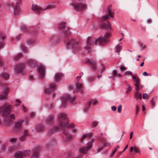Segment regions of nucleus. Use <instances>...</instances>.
<instances>
[{"label": "nucleus", "mask_w": 158, "mask_h": 158, "mask_svg": "<svg viewBox=\"0 0 158 158\" xmlns=\"http://www.w3.org/2000/svg\"><path fill=\"white\" fill-rule=\"evenodd\" d=\"M22 56L21 53H19L17 56H15L14 57V60H18L19 58Z\"/></svg>", "instance_id": "58836bf2"}, {"label": "nucleus", "mask_w": 158, "mask_h": 158, "mask_svg": "<svg viewBox=\"0 0 158 158\" xmlns=\"http://www.w3.org/2000/svg\"><path fill=\"white\" fill-rule=\"evenodd\" d=\"M25 66V65L22 64L17 65L15 69V72L17 73H22L24 69Z\"/></svg>", "instance_id": "9b49d317"}, {"label": "nucleus", "mask_w": 158, "mask_h": 158, "mask_svg": "<svg viewBox=\"0 0 158 158\" xmlns=\"http://www.w3.org/2000/svg\"><path fill=\"white\" fill-rule=\"evenodd\" d=\"M2 64L1 59L0 57V65H2ZM9 75L8 74L3 73L1 74L0 75V87H2L5 86L6 85V83L5 81L2 82V79H6L9 78Z\"/></svg>", "instance_id": "1a4fd4ad"}, {"label": "nucleus", "mask_w": 158, "mask_h": 158, "mask_svg": "<svg viewBox=\"0 0 158 158\" xmlns=\"http://www.w3.org/2000/svg\"><path fill=\"white\" fill-rule=\"evenodd\" d=\"M11 106L8 103H6L3 105L0 106V113L2 116H6L11 112Z\"/></svg>", "instance_id": "20e7f679"}, {"label": "nucleus", "mask_w": 158, "mask_h": 158, "mask_svg": "<svg viewBox=\"0 0 158 158\" xmlns=\"http://www.w3.org/2000/svg\"><path fill=\"white\" fill-rule=\"evenodd\" d=\"M78 43L75 41L74 39H71L68 40L66 43V47L68 49H73L74 52L77 51L74 50L76 46L78 45Z\"/></svg>", "instance_id": "0eeeda50"}, {"label": "nucleus", "mask_w": 158, "mask_h": 158, "mask_svg": "<svg viewBox=\"0 0 158 158\" xmlns=\"http://www.w3.org/2000/svg\"><path fill=\"white\" fill-rule=\"evenodd\" d=\"M28 131L27 130H25L23 133V136L25 137L26 136H27L28 135Z\"/></svg>", "instance_id": "c03bdc74"}, {"label": "nucleus", "mask_w": 158, "mask_h": 158, "mask_svg": "<svg viewBox=\"0 0 158 158\" xmlns=\"http://www.w3.org/2000/svg\"><path fill=\"white\" fill-rule=\"evenodd\" d=\"M7 99V96L6 95H0V100H4Z\"/></svg>", "instance_id": "ea45409f"}, {"label": "nucleus", "mask_w": 158, "mask_h": 158, "mask_svg": "<svg viewBox=\"0 0 158 158\" xmlns=\"http://www.w3.org/2000/svg\"><path fill=\"white\" fill-rule=\"evenodd\" d=\"M5 36L2 34V33L0 32V48L2 47L4 45V43L2 41V40L4 38Z\"/></svg>", "instance_id": "5701e85b"}, {"label": "nucleus", "mask_w": 158, "mask_h": 158, "mask_svg": "<svg viewBox=\"0 0 158 158\" xmlns=\"http://www.w3.org/2000/svg\"><path fill=\"white\" fill-rule=\"evenodd\" d=\"M128 87L127 90L126 91V94L129 93L131 90V86L129 85H128Z\"/></svg>", "instance_id": "4c0bfd02"}, {"label": "nucleus", "mask_w": 158, "mask_h": 158, "mask_svg": "<svg viewBox=\"0 0 158 158\" xmlns=\"http://www.w3.org/2000/svg\"><path fill=\"white\" fill-rule=\"evenodd\" d=\"M122 46L120 45L119 44H118L116 47V51L118 52V54H120V52L121 50L122 49Z\"/></svg>", "instance_id": "a878e982"}, {"label": "nucleus", "mask_w": 158, "mask_h": 158, "mask_svg": "<svg viewBox=\"0 0 158 158\" xmlns=\"http://www.w3.org/2000/svg\"><path fill=\"white\" fill-rule=\"evenodd\" d=\"M110 35V33H107L104 35L103 37L100 36L97 39H95L92 37H88L86 41V45L85 47V49L87 50H89L87 53H90L91 46L95 45L97 44L101 45L104 44L108 41V38Z\"/></svg>", "instance_id": "f03ea898"}, {"label": "nucleus", "mask_w": 158, "mask_h": 158, "mask_svg": "<svg viewBox=\"0 0 158 158\" xmlns=\"http://www.w3.org/2000/svg\"><path fill=\"white\" fill-rule=\"evenodd\" d=\"M6 5L9 8H13L14 7V4L11 2H7Z\"/></svg>", "instance_id": "c85d7f7f"}, {"label": "nucleus", "mask_w": 158, "mask_h": 158, "mask_svg": "<svg viewBox=\"0 0 158 158\" xmlns=\"http://www.w3.org/2000/svg\"><path fill=\"white\" fill-rule=\"evenodd\" d=\"M59 129L58 127H55L52 129V131H56Z\"/></svg>", "instance_id": "6e6d98bb"}, {"label": "nucleus", "mask_w": 158, "mask_h": 158, "mask_svg": "<svg viewBox=\"0 0 158 158\" xmlns=\"http://www.w3.org/2000/svg\"><path fill=\"white\" fill-rule=\"evenodd\" d=\"M107 11L109 14V15L111 18H113L114 17V13L110 10V8L107 10Z\"/></svg>", "instance_id": "f704fd0d"}, {"label": "nucleus", "mask_w": 158, "mask_h": 158, "mask_svg": "<svg viewBox=\"0 0 158 158\" xmlns=\"http://www.w3.org/2000/svg\"><path fill=\"white\" fill-rule=\"evenodd\" d=\"M140 81L139 78H137L135 80V83H140Z\"/></svg>", "instance_id": "680f3d73"}, {"label": "nucleus", "mask_w": 158, "mask_h": 158, "mask_svg": "<svg viewBox=\"0 0 158 158\" xmlns=\"http://www.w3.org/2000/svg\"><path fill=\"white\" fill-rule=\"evenodd\" d=\"M51 89L49 88L48 87L45 89V93L47 94H48L51 93L52 90L53 89H54L56 87V85L54 84H52L50 85Z\"/></svg>", "instance_id": "dca6fc26"}, {"label": "nucleus", "mask_w": 158, "mask_h": 158, "mask_svg": "<svg viewBox=\"0 0 158 158\" xmlns=\"http://www.w3.org/2000/svg\"><path fill=\"white\" fill-rule=\"evenodd\" d=\"M110 143L109 142H107L106 143H105L104 144V145L102 147H107L108 146H110Z\"/></svg>", "instance_id": "4d7b16f0"}, {"label": "nucleus", "mask_w": 158, "mask_h": 158, "mask_svg": "<svg viewBox=\"0 0 158 158\" xmlns=\"http://www.w3.org/2000/svg\"><path fill=\"white\" fill-rule=\"evenodd\" d=\"M148 94L146 93H144L143 94V99H146L147 98Z\"/></svg>", "instance_id": "13d9d810"}, {"label": "nucleus", "mask_w": 158, "mask_h": 158, "mask_svg": "<svg viewBox=\"0 0 158 158\" xmlns=\"http://www.w3.org/2000/svg\"><path fill=\"white\" fill-rule=\"evenodd\" d=\"M139 106L138 105H136V114L137 115L138 114L139 111Z\"/></svg>", "instance_id": "79ce46f5"}, {"label": "nucleus", "mask_w": 158, "mask_h": 158, "mask_svg": "<svg viewBox=\"0 0 158 158\" xmlns=\"http://www.w3.org/2000/svg\"><path fill=\"white\" fill-rule=\"evenodd\" d=\"M22 50L25 52H26L27 51V48L24 46H23L22 47Z\"/></svg>", "instance_id": "de8ad7c7"}, {"label": "nucleus", "mask_w": 158, "mask_h": 158, "mask_svg": "<svg viewBox=\"0 0 158 158\" xmlns=\"http://www.w3.org/2000/svg\"><path fill=\"white\" fill-rule=\"evenodd\" d=\"M85 63H89L92 69L93 70L96 69L97 68V64L96 62L94 60H87L84 61Z\"/></svg>", "instance_id": "f8f14e48"}, {"label": "nucleus", "mask_w": 158, "mask_h": 158, "mask_svg": "<svg viewBox=\"0 0 158 158\" xmlns=\"http://www.w3.org/2000/svg\"><path fill=\"white\" fill-rule=\"evenodd\" d=\"M95 79V78L93 77H89L88 78V81L90 82H91L94 81Z\"/></svg>", "instance_id": "a19ab883"}, {"label": "nucleus", "mask_w": 158, "mask_h": 158, "mask_svg": "<svg viewBox=\"0 0 158 158\" xmlns=\"http://www.w3.org/2000/svg\"><path fill=\"white\" fill-rule=\"evenodd\" d=\"M134 152L135 153H140L139 149L138 148L136 147H135L134 148Z\"/></svg>", "instance_id": "49530a36"}, {"label": "nucleus", "mask_w": 158, "mask_h": 158, "mask_svg": "<svg viewBox=\"0 0 158 158\" xmlns=\"http://www.w3.org/2000/svg\"><path fill=\"white\" fill-rule=\"evenodd\" d=\"M146 47L147 45H146L142 44V45L140 46V48L143 50H144Z\"/></svg>", "instance_id": "3c124183"}, {"label": "nucleus", "mask_w": 158, "mask_h": 158, "mask_svg": "<svg viewBox=\"0 0 158 158\" xmlns=\"http://www.w3.org/2000/svg\"><path fill=\"white\" fill-rule=\"evenodd\" d=\"M91 133L84 134L81 138V141L86 139L90 138L91 136Z\"/></svg>", "instance_id": "aec40b11"}, {"label": "nucleus", "mask_w": 158, "mask_h": 158, "mask_svg": "<svg viewBox=\"0 0 158 158\" xmlns=\"http://www.w3.org/2000/svg\"><path fill=\"white\" fill-rule=\"evenodd\" d=\"M143 76H148L149 75L150 76H151V74H149L146 72H144L143 73Z\"/></svg>", "instance_id": "5fc2aeb1"}, {"label": "nucleus", "mask_w": 158, "mask_h": 158, "mask_svg": "<svg viewBox=\"0 0 158 158\" xmlns=\"http://www.w3.org/2000/svg\"><path fill=\"white\" fill-rule=\"evenodd\" d=\"M31 10L35 12L38 13L39 15L43 10L42 7L36 4H33L32 5Z\"/></svg>", "instance_id": "9d476101"}, {"label": "nucleus", "mask_w": 158, "mask_h": 158, "mask_svg": "<svg viewBox=\"0 0 158 158\" xmlns=\"http://www.w3.org/2000/svg\"><path fill=\"white\" fill-rule=\"evenodd\" d=\"M58 28L61 31L64 36H66L70 34L69 28L66 27L65 23L64 22H61L59 23Z\"/></svg>", "instance_id": "39448f33"}, {"label": "nucleus", "mask_w": 158, "mask_h": 158, "mask_svg": "<svg viewBox=\"0 0 158 158\" xmlns=\"http://www.w3.org/2000/svg\"><path fill=\"white\" fill-rule=\"evenodd\" d=\"M108 24L106 25V24L102 22L101 23L100 25V27L102 28H104L105 27H107L108 28H110L111 24L109 22H108Z\"/></svg>", "instance_id": "393cba45"}, {"label": "nucleus", "mask_w": 158, "mask_h": 158, "mask_svg": "<svg viewBox=\"0 0 158 158\" xmlns=\"http://www.w3.org/2000/svg\"><path fill=\"white\" fill-rule=\"evenodd\" d=\"M44 129V127L41 125L39 124L37 126V129L38 131H42Z\"/></svg>", "instance_id": "c756f323"}, {"label": "nucleus", "mask_w": 158, "mask_h": 158, "mask_svg": "<svg viewBox=\"0 0 158 158\" xmlns=\"http://www.w3.org/2000/svg\"><path fill=\"white\" fill-rule=\"evenodd\" d=\"M75 98L69 95H64L61 98V107H64L67 106V102H69L72 104H75Z\"/></svg>", "instance_id": "7ed1b4c3"}, {"label": "nucleus", "mask_w": 158, "mask_h": 158, "mask_svg": "<svg viewBox=\"0 0 158 158\" xmlns=\"http://www.w3.org/2000/svg\"><path fill=\"white\" fill-rule=\"evenodd\" d=\"M120 68L122 70H125L127 69L126 68L124 67V66H121Z\"/></svg>", "instance_id": "774afa93"}, {"label": "nucleus", "mask_w": 158, "mask_h": 158, "mask_svg": "<svg viewBox=\"0 0 158 158\" xmlns=\"http://www.w3.org/2000/svg\"><path fill=\"white\" fill-rule=\"evenodd\" d=\"M27 64L30 67L33 68L35 66L37 65V62L33 59H29L27 61Z\"/></svg>", "instance_id": "2eb2a0df"}, {"label": "nucleus", "mask_w": 158, "mask_h": 158, "mask_svg": "<svg viewBox=\"0 0 158 158\" xmlns=\"http://www.w3.org/2000/svg\"><path fill=\"white\" fill-rule=\"evenodd\" d=\"M53 116L52 115H50L48 117L46 118V121L48 124H51L53 122Z\"/></svg>", "instance_id": "6ab92c4d"}, {"label": "nucleus", "mask_w": 158, "mask_h": 158, "mask_svg": "<svg viewBox=\"0 0 158 158\" xmlns=\"http://www.w3.org/2000/svg\"><path fill=\"white\" fill-rule=\"evenodd\" d=\"M63 76V74L61 73H56L55 75V79L56 81L59 80Z\"/></svg>", "instance_id": "b1692460"}, {"label": "nucleus", "mask_w": 158, "mask_h": 158, "mask_svg": "<svg viewBox=\"0 0 158 158\" xmlns=\"http://www.w3.org/2000/svg\"><path fill=\"white\" fill-rule=\"evenodd\" d=\"M91 106L88 105L86 106L84 108V110L85 111H88Z\"/></svg>", "instance_id": "37998d69"}, {"label": "nucleus", "mask_w": 158, "mask_h": 158, "mask_svg": "<svg viewBox=\"0 0 158 158\" xmlns=\"http://www.w3.org/2000/svg\"><path fill=\"white\" fill-rule=\"evenodd\" d=\"M19 140L21 142H23L25 140V137L22 136L19 138Z\"/></svg>", "instance_id": "a18cd8bd"}, {"label": "nucleus", "mask_w": 158, "mask_h": 158, "mask_svg": "<svg viewBox=\"0 0 158 158\" xmlns=\"http://www.w3.org/2000/svg\"><path fill=\"white\" fill-rule=\"evenodd\" d=\"M122 110V105H120L118 108V111L119 113H121V112Z\"/></svg>", "instance_id": "8fccbe9b"}, {"label": "nucleus", "mask_w": 158, "mask_h": 158, "mask_svg": "<svg viewBox=\"0 0 158 158\" xmlns=\"http://www.w3.org/2000/svg\"><path fill=\"white\" fill-rule=\"evenodd\" d=\"M58 119L59 125L61 127H64L63 129V133L65 136V141H69L72 138V136L69 134L67 128H65V127L67 128H73L74 127V124L72 123L69 124V120L66 114L64 113H60L58 115Z\"/></svg>", "instance_id": "f257e3e1"}, {"label": "nucleus", "mask_w": 158, "mask_h": 158, "mask_svg": "<svg viewBox=\"0 0 158 158\" xmlns=\"http://www.w3.org/2000/svg\"><path fill=\"white\" fill-rule=\"evenodd\" d=\"M82 84L79 82H77L76 85V89H77L78 91L82 92Z\"/></svg>", "instance_id": "4be33fe9"}, {"label": "nucleus", "mask_w": 158, "mask_h": 158, "mask_svg": "<svg viewBox=\"0 0 158 158\" xmlns=\"http://www.w3.org/2000/svg\"><path fill=\"white\" fill-rule=\"evenodd\" d=\"M21 123L18 122H15V128L17 129H20L21 127Z\"/></svg>", "instance_id": "bb28decb"}, {"label": "nucleus", "mask_w": 158, "mask_h": 158, "mask_svg": "<svg viewBox=\"0 0 158 158\" xmlns=\"http://www.w3.org/2000/svg\"><path fill=\"white\" fill-rule=\"evenodd\" d=\"M36 42V40H27V42L29 45L35 44Z\"/></svg>", "instance_id": "7c9ffc66"}, {"label": "nucleus", "mask_w": 158, "mask_h": 158, "mask_svg": "<svg viewBox=\"0 0 158 158\" xmlns=\"http://www.w3.org/2000/svg\"><path fill=\"white\" fill-rule=\"evenodd\" d=\"M98 122H93L92 126L94 127H95L98 125Z\"/></svg>", "instance_id": "09e8293b"}, {"label": "nucleus", "mask_w": 158, "mask_h": 158, "mask_svg": "<svg viewBox=\"0 0 158 158\" xmlns=\"http://www.w3.org/2000/svg\"><path fill=\"white\" fill-rule=\"evenodd\" d=\"M73 6L75 10L76 11H81L85 9L87 6L86 5L81 2L73 3Z\"/></svg>", "instance_id": "6e6552de"}, {"label": "nucleus", "mask_w": 158, "mask_h": 158, "mask_svg": "<svg viewBox=\"0 0 158 158\" xmlns=\"http://www.w3.org/2000/svg\"><path fill=\"white\" fill-rule=\"evenodd\" d=\"M45 68L43 65L40 66L38 71L40 75V77L42 78H44L45 74Z\"/></svg>", "instance_id": "4468645a"}, {"label": "nucleus", "mask_w": 158, "mask_h": 158, "mask_svg": "<svg viewBox=\"0 0 158 158\" xmlns=\"http://www.w3.org/2000/svg\"><path fill=\"white\" fill-rule=\"evenodd\" d=\"M10 91V89L9 87H6L3 90V93L5 95L7 96Z\"/></svg>", "instance_id": "473e14b6"}, {"label": "nucleus", "mask_w": 158, "mask_h": 158, "mask_svg": "<svg viewBox=\"0 0 158 158\" xmlns=\"http://www.w3.org/2000/svg\"><path fill=\"white\" fill-rule=\"evenodd\" d=\"M31 151L30 150L27 151H24L23 152V157H25L30 155L31 153Z\"/></svg>", "instance_id": "2f4dec72"}, {"label": "nucleus", "mask_w": 158, "mask_h": 158, "mask_svg": "<svg viewBox=\"0 0 158 158\" xmlns=\"http://www.w3.org/2000/svg\"><path fill=\"white\" fill-rule=\"evenodd\" d=\"M97 101L96 100L90 101L88 102V104L89 105L91 106H94L96 105Z\"/></svg>", "instance_id": "cd10ccee"}, {"label": "nucleus", "mask_w": 158, "mask_h": 158, "mask_svg": "<svg viewBox=\"0 0 158 158\" xmlns=\"http://www.w3.org/2000/svg\"><path fill=\"white\" fill-rule=\"evenodd\" d=\"M15 158H22L23 156V152L20 151L16 152L15 154Z\"/></svg>", "instance_id": "412c9836"}, {"label": "nucleus", "mask_w": 158, "mask_h": 158, "mask_svg": "<svg viewBox=\"0 0 158 158\" xmlns=\"http://www.w3.org/2000/svg\"><path fill=\"white\" fill-rule=\"evenodd\" d=\"M17 0V1L16 3V6L15 8V9L14 11V14L15 15H19L21 12L20 9L18 7L19 5V3L21 1V0Z\"/></svg>", "instance_id": "ddd939ff"}, {"label": "nucleus", "mask_w": 158, "mask_h": 158, "mask_svg": "<svg viewBox=\"0 0 158 158\" xmlns=\"http://www.w3.org/2000/svg\"><path fill=\"white\" fill-rule=\"evenodd\" d=\"M126 73L128 74H129L131 76H132V75L131 74V72L130 71H127L126 72Z\"/></svg>", "instance_id": "338daca9"}, {"label": "nucleus", "mask_w": 158, "mask_h": 158, "mask_svg": "<svg viewBox=\"0 0 158 158\" xmlns=\"http://www.w3.org/2000/svg\"><path fill=\"white\" fill-rule=\"evenodd\" d=\"M21 28L22 30L26 32L28 30V28L25 25H22L21 26Z\"/></svg>", "instance_id": "c9c22d12"}, {"label": "nucleus", "mask_w": 158, "mask_h": 158, "mask_svg": "<svg viewBox=\"0 0 158 158\" xmlns=\"http://www.w3.org/2000/svg\"><path fill=\"white\" fill-rule=\"evenodd\" d=\"M10 117L13 119H14L15 118V116L14 114H11L10 115Z\"/></svg>", "instance_id": "e2e57ef3"}, {"label": "nucleus", "mask_w": 158, "mask_h": 158, "mask_svg": "<svg viewBox=\"0 0 158 158\" xmlns=\"http://www.w3.org/2000/svg\"><path fill=\"white\" fill-rule=\"evenodd\" d=\"M108 17H109V16L107 15H103L102 17V19L104 20H106L108 18Z\"/></svg>", "instance_id": "603ef678"}, {"label": "nucleus", "mask_w": 158, "mask_h": 158, "mask_svg": "<svg viewBox=\"0 0 158 158\" xmlns=\"http://www.w3.org/2000/svg\"><path fill=\"white\" fill-rule=\"evenodd\" d=\"M117 73L116 70L114 71L113 72V75L114 77H115L117 76Z\"/></svg>", "instance_id": "052dcab7"}, {"label": "nucleus", "mask_w": 158, "mask_h": 158, "mask_svg": "<svg viewBox=\"0 0 158 158\" xmlns=\"http://www.w3.org/2000/svg\"><path fill=\"white\" fill-rule=\"evenodd\" d=\"M16 140V139L15 138H12L10 139V141L11 143H14L15 142Z\"/></svg>", "instance_id": "bf43d9fd"}, {"label": "nucleus", "mask_w": 158, "mask_h": 158, "mask_svg": "<svg viewBox=\"0 0 158 158\" xmlns=\"http://www.w3.org/2000/svg\"><path fill=\"white\" fill-rule=\"evenodd\" d=\"M133 131H132L130 132V139H131L132 138L133 135Z\"/></svg>", "instance_id": "69168bd1"}, {"label": "nucleus", "mask_w": 158, "mask_h": 158, "mask_svg": "<svg viewBox=\"0 0 158 158\" xmlns=\"http://www.w3.org/2000/svg\"><path fill=\"white\" fill-rule=\"evenodd\" d=\"M94 140L93 139H92L91 140L89 141L87 143V146L86 147H81L80 148L79 151L80 153L83 155L85 154L87 152L92 148L93 145V142L94 141Z\"/></svg>", "instance_id": "423d86ee"}, {"label": "nucleus", "mask_w": 158, "mask_h": 158, "mask_svg": "<svg viewBox=\"0 0 158 158\" xmlns=\"http://www.w3.org/2000/svg\"><path fill=\"white\" fill-rule=\"evenodd\" d=\"M33 154L32 155L30 158H38L39 152L35 148L33 150Z\"/></svg>", "instance_id": "a211bd4d"}, {"label": "nucleus", "mask_w": 158, "mask_h": 158, "mask_svg": "<svg viewBox=\"0 0 158 158\" xmlns=\"http://www.w3.org/2000/svg\"><path fill=\"white\" fill-rule=\"evenodd\" d=\"M56 3H51L48 6L47 8L48 9L53 8L56 6Z\"/></svg>", "instance_id": "72a5a7b5"}, {"label": "nucleus", "mask_w": 158, "mask_h": 158, "mask_svg": "<svg viewBox=\"0 0 158 158\" xmlns=\"http://www.w3.org/2000/svg\"><path fill=\"white\" fill-rule=\"evenodd\" d=\"M83 73H80L79 74V75L77 77V79H78L80 78L83 75Z\"/></svg>", "instance_id": "864d4df0"}, {"label": "nucleus", "mask_w": 158, "mask_h": 158, "mask_svg": "<svg viewBox=\"0 0 158 158\" xmlns=\"http://www.w3.org/2000/svg\"><path fill=\"white\" fill-rule=\"evenodd\" d=\"M116 107L115 106H113L111 107V110H112L114 111L116 110Z\"/></svg>", "instance_id": "0e129e2a"}, {"label": "nucleus", "mask_w": 158, "mask_h": 158, "mask_svg": "<svg viewBox=\"0 0 158 158\" xmlns=\"http://www.w3.org/2000/svg\"><path fill=\"white\" fill-rule=\"evenodd\" d=\"M142 98V94L141 93H139V91H138V92L136 95V99L138 98L141 99Z\"/></svg>", "instance_id": "e433bc0d"}, {"label": "nucleus", "mask_w": 158, "mask_h": 158, "mask_svg": "<svg viewBox=\"0 0 158 158\" xmlns=\"http://www.w3.org/2000/svg\"><path fill=\"white\" fill-rule=\"evenodd\" d=\"M49 41L51 43L52 45H56L58 42V40L56 37L50 38L49 39Z\"/></svg>", "instance_id": "f3484780"}]
</instances>
